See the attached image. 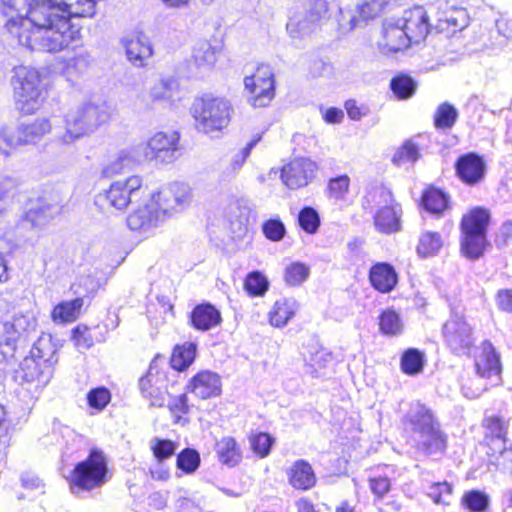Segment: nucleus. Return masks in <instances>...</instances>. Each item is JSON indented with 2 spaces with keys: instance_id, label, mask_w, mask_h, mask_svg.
Returning <instances> with one entry per match:
<instances>
[{
  "instance_id": "obj_1",
  "label": "nucleus",
  "mask_w": 512,
  "mask_h": 512,
  "mask_svg": "<svg viewBox=\"0 0 512 512\" xmlns=\"http://www.w3.org/2000/svg\"><path fill=\"white\" fill-rule=\"evenodd\" d=\"M99 0H34V42L47 52H58L72 41L70 19L93 17Z\"/></svg>"
},
{
  "instance_id": "obj_2",
  "label": "nucleus",
  "mask_w": 512,
  "mask_h": 512,
  "mask_svg": "<svg viewBox=\"0 0 512 512\" xmlns=\"http://www.w3.org/2000/svg\"><path fill=\"white\" fill-rule=\"evenodd\" d=\"M402 424L418 451L431 455L446 449L447 437L433 411L424 404L412 403Z\"/></svg>"
},
{
  "instance_id": "obj_3",
  "label": "nucleus",
  "mask_w": 512,
  "mask_h": 512,
  "mask_svg": "<svg viewBox=\"0 0 512 512\" xmlns=\"http://www.w3.org/2000/svg\"><path fill=\"white\" fill-rule=\"evenodd\" d=\"M232 112L233 106L229 100L210 94L196 98L191 107L196 128L205 134L225 129L230 123Z\"/></svg>"
},
{
  "instance_id": "obj_4",
  "label": "nucleus",
  "mask_w": 512,
  "mask_h": 512,
  "mask_svg": "<svg viewBox=\"0 0 512 512\" xmlns=\"http://www.w3.org/2000/svg\"><path fill=\"white\" fill-rule=\"evenodd\" d=\"M110 114L106 103H87L75 113L68 115L66 120V133L62 137L63 143H71L83 135L94 132L109 120Z\"/></svg>"
},
{
  "instance_id": "obj_5",
  "label": "nucleus",
  "mask_w": 512,
  "mask_h": 512,
  "mask_svg": "<svg viewBox=\"0 0 512 512\" xmlns=\"http://www.w3.org/2000/svg\"><path fill=\"white\" fill-rule=\"evenodd\" d=\"M490 214L483 208H475L461 221V250L470 259H478L483 255L487 245L486 231Z\"/></svg>"
},
{
  "instance_id": "obj_6",
  "label": "nucleus",
  "mask_w": 512,
  "mask_h": 512,
  "mask_svg": "<svg viewBox=\"0 0 512 512\" xmlns=\"http://www.w3.org/2000/svg\"><path fill=\"white\" fill-rule=\"evenodd\" d=\"M107 473L108 467L104 454L93 449L84 461L75 466L71 476V491L76 494L101 487L107 482Z\"/></svg>"
},
{
  "instance_id": "obj_7",
  "label": "nucleus",
  "mask_w": 512,
  "mask_h": 512,
  "mask_svg": "<svg viewBox=\"0 0 512 512\" xmlns=\"http://www.w3.org/2000/svg\"><path fill=\"white\" fill-rule=\"evenodd\" d=\"M142 184V178L138 175L114 181L107 190L97 195L96 202L101 206L108 205L111 208L123 211L130 203L140 197Z\"/></svg>"
},
{
  "instance_id": "obj_8",
  "label": "nucleus",
  "mask_w": 512,
  "mask_h": 512,
  "mask_svg": "<svg viewBox=\"0 0 512 512\" xmlns=\"http://www.w3.org/2000/svg\"><path fill=\"white\" fill-rule=\"evenodd\" d=\"M447 348L456 355H469L475 343L472 326L460 315H452L442 326Z\"/></svg>"
},
{
  "instance_id": "obj_9",
  "label": "nucleus",
  "mask_w": 512,
  "mask_h": 512,
  "mask_svg": "<svg viewBox=\"0 0 512 512\" xmlns=\"http://www.w3.org/2000/svg\"><path fill=\"white\" fill-rule=\"evenodd\" d=\"M248 102L253 107H266L275 96V79L269 65H259L256 72L244 78Z\"/></svg>"
},
{
  "instance_id": "obj_10",
  "label": "nucleus",
  "mask_w": 512,
  "mask_h": 512,
  "mask_svg": "<svg viewBox=\"0 0 512 512\" xmlns=\"http://www.w3.org/2000/svg\"><path fill=\"white\" fill-rule=\"evenodd\" d=\"M179 138L176 131L155 133L143 148L145 159L160 164L172 163L179 156Z\"/></svg>"
},
{
  "instance_id": "obj_11",
  "label": "nucleus",
  "mask_w": 512,
  "mask_h": 512,
  "mask_svg": "<svg viewBox=\"0 0 512 512\" xmlns=\"http://www.w3.org/2000/svg\"><path fill=\"white\" fill-rule=\"evenodd\" d=\"M160 363L164 358L156 356L150 363L148 372L139 380V389L142 396L150 401L151 406L162 407L165 404L167 387L165 374L160 371Z\"/></svg>"
},
{
  "instance_id": "obj_12",
  "label": "nucleus",
  "mask_w": 512,
  "mask_h": 512,
  "mask_svg": "<svg viewBox=\"0 0 512 512\" xmlns=\"http://www.w3.org/2000/svg\"><path fill=\"white\" fill-rule=\"evenodd\" d=\"M151 200L164 219L166 215L182 211L190 204L191 189L185 183L175 182L153 194Z\"/></svg>"
},
{
  "instance_id": "obj_13",
  "label": "nucleus",
  "mask_w": 512,
  "mask_h": 512,
  "mask_svg": "<svg viewBox=\"0 0 512 512\" xmlns=\"http://www.w3.org/2000/svg\"><path fill=\"white\" fill-rule=\"evenodd\" d=\"M56 352L57 345L50 334L43 333L34 343V363L38 370L36 379L42 387L47 385L53 376L54 365L58 361Z\"/></svg>"
},
{
  "instance_id": "obj_14",
  "label": "nucleus",
  "mask_w": 512,
  "mask_h": 512,
  "mask_svg": "<svg viewBox=\"0 0 512 512\" xmlns=\"http://www.w3.org/2000/svg\"><path fill=\"white\" fill-rule=\"evenodd\" d=\"M11 79L15 107L25 115L32 114V72L26 66H17L13 69Z\"/></svg>"
},
{
  "instance_id": "obj_15",
  "label": "nucleus",
  "mask_w": 512,
  "mask_h": 512,
  "mask_svg": "<svg viewBox=\"0 0 512 512\" xmlns=\"http://www.w3.org/2000/svg\"><path fill=\"white\" fill-rule=\"evenodd\" d=\"M316 164L308 158H295L282 168L281 178L290 189L306 186L315 176Z\"/></svg>"
},
{
  "instance_id": "obj_16",
  "label": "nucleus",
  "mask_w": 512,
  "mask_h": 512,
  "mask_svg": "<svg viewBox=\"0 0 512 512\" xmlns=\"http://www.w3.org/2000/svg\"><path fill=\"white\" fill-rule=\"evenodd\" d=\"M398 19L411 44H418L423 41L431 28L427 12L423 7L405 10Z\"/></svg>"
},
{
  "instance_id": "obj_17",
  "label": "nucleus",
  "mask_w": 512,
  "mask_h": 512,
  "mask_svg": "<svg viewBox=\"0 0 512 512\" xmlns=\"http://www.w3.org/2000/svg\"><path fill=\"white\" fill-rule=\"evenodd\" d=\"M63 197L52 186H46L34 202V224H44L61 212Z\"/></svg>"
},
{
  "instance_id": "obj_18",
  "label": "nucleus",
  "mask_w": 512,
  "mask_h": 512,
  "mask_svg": "<svg viewBox=\"0 0 512 512\" xmlns=\"http://www.w3.org/2000/svg\"><path fill=\"white\" fill-rule=\"evenodd\" d=\"M411 45L398 18H388L383 22L382 40L379 42L385 54L397 52Z\"/></svg>"
},
{
  "instance_id": "obj_19",
  "label": "nucleus",
  "mask_w": 512,
  "mask_h": 512,
  "mask_svg": "<svg viewBox=\"0 0 512 512\" xmlns=\"http://www.w3.org/2000/svg\"><path fill=\"white\" fill-rule=\"evenodd\" d=\"M456 175L467 185H476L483 180L486 165L483 159L475 154L468 153L460 156L455 163Z\"/></svg>"
},
{
  "instance_id": "obj_20",
  "label": "nucleus",
  "mask_w": 512,
  "mask_h": 512,
  "mask_svg": "<svg viewBox=\"0 0 512 512\" xmlns=\"http://www.w3.org/2000/svg\"><path fill=\"white\" fill-rule=\"evenodd\" d=\"M163 221L161 212L156 204L150 200L149 203L139 207L127 217V225L131 230L149 232Z\"/></svg>"
},
{
  "instance_id": "obj_21",
  "label": "nucleus",
  "mask_w": 512,
  "mask_h": 512,
  "mask_svg": "<svg viewBox=\"0 0 512 512\" xmlns=\"http://www.w3.org/2000/svg\"><path fill=\"white\" fill-rule=\"evenodd\" d=\"M401 205L395 201L374 213V226L377 231L383 234H392L401 230Z\"/></svg>"
},
{
  "instance_id": "obj_22",
  "label": "nucleus",
  "mask_w": 512,
  "mask_h": 512,
  "mask_svg": "<svg viewBox=\"0 0 512 512\" xmlns=\"http://www.w3.org/2000/svg\"><path fill=\"white\" fill-rule=\"evenodd\" d=\"M190 389L201 399L218 396L221 393V378L211 371L199 372L191 379Z\"/></svg>"
},
{
  "instance_id": "obj_23",
  "label": "nucleus",
  "mask_w": 512,
  "mask_h": 512,
  "mask_svg": "<svg viewBox=\"0 0 512 512\" xmlns=\"http://www.w3.org/2000/svg\"><path fill=\"white\" fill-rule=\"evenodd\" d=\"M25 4L27 6L25 15L10 18L6 23V28L11 35L18 39L19 44L31 48L32 18L29 17V14L32 12V0H25Z\"/></svg>"
},
{
  "instance_id": "obj_24",
  "label": "nucleus",
  "mask_w": 512,
  "mask_h": 512,
  "mask_svg": "<svg viewBox=\"0 0 512 512\" xmlns=\"http://www.w3.org/2000/svg\"><path fill=\"white\" fill-rule=\"evenodd\" d=\"M289 484L298 490H309L316 484L312 466L303 459L295 461L287 471Z\"/></svg>"
},
{
  "instance_id": "obj_25",
  "label": "nucleus",
  "mask_w": 512,
  "mask_h": 512,
  "mask_svg": "<svg viewBox=\"0 0 512 512\" xmlns=\"http://www.w3.org/2000/svg\"><path fill=\"white\" fill-rule=\"evenodd\" d=\"M371 285L382 293L391 292L397 284L398 277L394 267L388 263H377L369 272Z\"/></svg>"
},
{
  "instance_id": "obj_26",
  "label": "nucleus",
  "mask_w": 512,
  "mask_h": 512,
  "mask_svg": "<svg viewBox=\"0 0 512 512\" xmlns=\"http://www.w3.org/2000/svg\"><path fill=\"white\" fill-rule=\"evenodd\" d=\"M190 318L192 326L200 331H208L218 326L222 321L220 311L210 303L195 306Z\"/></svg>"
},
{
  "instance_id": "obj_27",
  "label": "nucleus",
  "mask_w": 512,
  "mask_h": 512,
  "mask_svg": "<svg viewBox=\"0 0 512 512\" xmlns=\"http://www.w3.org/2000/svg\"><path fill=\"white\" fill-rule=\"evenodd\" d=\"M477 374L482 378L498 376L501 372L500 358L489 341L482 343V353L476 360Z\"/></svg>"
},
{
  "instance_id": "obj_28",
  "label": "nucleus",
  "mask_w": 512,
  "mask_h": 512,
  "mask_svg": "<svg viewBox=\"0 0 512 512\" xmlns=\"http://www.w3.org/2000/svg\"><path fill=\"white\" fill-rule=\"evenodd\" d=\"M395 201L393 193L389 188L383 185H376L367 189L361 204L365 211L372 212L374 209H382Z\"/></svg>"
},
{
  "instance_id": "obj_29",
  "label": "nucleus",
  "mask_w": 512,
  "mask_h": 512,
  "mask_svg": "<svg viewBox=\"0 0 512 512\" xmlns=\"http://www.w3.org/2000/svg\"><path fill=\"white\" fill-rule=\"evenodd\" d=\"M193 63L200 70H210L217 60V48L208 41H199L193 49Z\"/></svg>"
},
{
  "instance_id": "obj_30",
  "label": "nucleus",
  "mask_w": 512,
  "mask_h": 512,
  "mask_svg": "<svg viewBox=\"0 0 512 512\" xmlns=\"http://www.w3.org/2000/svg\"><path fill=\"white\" fill-rule=\"evenodd\" d=\"M297 309L294 300L281 299L275 302L269 312L271 325L275 327H283L295 315Z\"/></svg>"
},
{
  "instance_id": "obj_31",
  "label": "nucleus",
  "mask_w": 512,
  "mask_h": 512,
  "mask_svg": "<svg viewBox=\"0 0 512 512\" xmlns=\"http://www.w3.org/2000/svg\"><path fill=\"white\" fill-rule=\"evenodd\" d=\"M449 198L440 189L430 188L422 196V205L428 212L435 215H442L448 208Z\"/></svg>"
},
{
  "instance_id": "obj_32",
  "label": "nucleus",
  "mask_w": 512,
  "mask_h": 512,
  "mask_svg": "<svg viewBox=\"0 0 512 512\" xmlns=\"http://www.w3.org/2000/svg\"><path fill=\"white\" fill-rule=\"evenodd\" d=\"M126 54L131 62L141 66L152 55V47L145 37H137L127 42Z\"/></svg>"
},
{
  "instance_id": "obj_33",
  "label": "nucleus",
  "mask_w": 512,
  "mask_h": 512,
  "mask_svg": "<svg viewBox=\"0 0 512 512\" xmlns=\"http://www.w3.org/2000/svg\"><path fill=\"white\" fill-rule=\"evenodd\" d=\"M216 452L219 460L228 466H235L241 460L240 449L234 438H222L216 444Z\"/></svg>"
},
{
  "instance_id": "obj_34",
  "label": "nucleus",
  "mask_w": 512,
  "mask_h": 512,
  "mask_svg": "<svg viewBox=\"0 0 512 512\" xmlns=\"http://www.w3.org/2000/svg\"><path fill=\"white\" fill-rule=\"evenodd\" d=\"M196 345L194 343H185L177 346L171 356L170 366L177 371L188 368L195 359Z\"/></svg>"
},
{
  "instance_id": "obj_35",
  "label": "nucleus",
  "mask_w": 512,
  "mask_h": 512,
  "mask_svg": "<svg viewBox=\"0 0 512 512\" xmlns=\"http://www.w3.org/2000/svg\"><path fill=\"white\" fill-rule=\"evenodd\" d=\"M82 306V298L62 302L54 308L52 312L53 319H59L61 322H73L79 317Z\"/></svg>"
},
{
  "instance_id": "obj_36",
  "label": "nucleus",
  "mask_w": 512,
  "mask_h": 512,
  "mask_svg": "<svg viewBox=\"0 0 512 512\" xmlns=\"http://www.w3.org/2000/svg\"><path fill=\"white\" fill-rule=\"evenodd\" d=\"M443 246V240L439 233L427 231L424 232L417 245V252L421 257L436 255Z\"/></svg>"
},
{
  "instance_id": "obj_37",
  "label": "nucleus",
  "mask_w": 512,
  "mask_h": 512,
  "mask_svg": "<svg viewBox=\"0 0 512 512\" xmlns=\"http://www.w3.org/2000/svg\"><path fill=\"white\" fill-rule=\"evenodd\" d=\"M379 327L383 334L396 336L402 333L403 322L397 312L387 309L379 317Z\"/></svg>"
},
{
  "instance_id": "obj_38",
  "label": "nucleus",
  "mask_w": 512,
  "mask_h": 512,
  "mask_svg": "<svg viewBox=\"0 0 512 512\" xmlns=\"http://www.w3.org/2000/svg\"><path fill=\"white\" fill-rule=\"evenodd\" d=\"M457 118V109L453 105L444 102L439 105L435 112L434 124L438 129H451L454 126Z\"/></svg>"
},
{
  "instance_id": "obj_39",
  "label": "nucleus",
  "mask_w": 512,
  "mask_h": 512,
  "mask_svg": "<svg viewBox=\"0 0 512 512\" xmlns=\"http://www.w3.org/2000/svg\"><path fill=\"white\" fill-rule=\"evenodd\" d=\"M469 17L464 9H455L453 10L445 20H440V29L444 30L450 29L451 33H456L457 31L463 30L468 26Z\"/></svg>"
},
{
  "instance_id": "obj_40",
  "label": "nucleus",
  "mask_w": 512,
  "mask_h": 512,
  "mask_svg": "<svg viewBox=\"0 0 512 512\" xmlns=\"http://www.w3.org/2000/svg\"><path fill=\"white\" fill-rule=\"evenodd\" d=\"M25 130H27V135L25 138L18 136L17 138L11 137V135L7 131L6 126L0 127V155L7 157L9 155V148L17 147L20 145L28 144L30 142L31 130L29 125L25 126Z\"/></svg>"
},
{
  "instance_id": "obj_41",
  "label": "nucleus",
  "mask_w": 512,
  "mask_h": 512,
  "mask_svg": "<svg viewBox=\"0 0 512 512\" xmlns=\"http://www.w3.org/2000/svg\"><path fill=\"white\" fill-rule=\"evenodd\" d=\"M244 288L251 296H263L269 288V282L261 272L253 271L246 276Z\"/></svg>"
},
{
  "instance_id": "obj_42",
  "label": "nucleus",
  "mask_w": 512,
  "mask_h": 512,
  "mask_svg": "<svg viewBox=\"0 0 512 512\" xmlns=\"http://www.w3.org/2000/svg\"><path fill=\"white\" fill-rule=\"evenodd\" d=\"M416 82L407 75L394 77L390 82L393 93L400 99L410 98L416 90Z\"/></svg>"
},
{
  "instance_id": "obj_43",
  "label": "nucleus",
  "mask_w": 512,
  "mask_h": 512,
  "mask_svg": "<svg viewBox=\"0 0 512 512\" xmlns=\"http://www.w3.org/2000/svg\"><path fill=\"white\" fill-rule=\"evenodd\" d=\"M423 354L417 349H408L401 358V368L406 374L414 375L423 369Z\"/></svg>"
},
{
  "instance_id": "obj_44",
  "label": "nucleus",
  "mask_w": 512,
  "mask_h": 512,
  "mask_svg": "<svg viewBox=\"0 0 512 512\" xmlns=\"http://www.w3.org/2000/svg\"><path fill=\"white\" fill-rule=\"evenodd\" d=\"M420 157L419 148L411 140H407L404 144L395 152L392 157V162L400 166L404 163H414Z\"/></svg>"
},
{
  "instance_id": "obj_45",
  "label": "nucleus",
  "mask_w": 512,
  "mask_h": 512,
  "mask_svg": "<svg viewBox=\"0 0 512 512\" xmlns=\"http://www.w3.org/2000/svg\"><path fill=\"white\" fill-rule=\"evenodd\" d=\"M315 26L316 24L310 23V19L305 14L303 16H293L290 18L286 28L290 36L296 38L310 34Z\"/></svg>"
},
{
  "instance_id": "obj_46",
  "label": "nucleus",
  "mask_w": 512,
  "mask_h": 512,
  "mask_svg": "<svg viewBox=\"0 0 512 512\" xmlns=\"http://www.w3.org/2000/svg\"><path fill=\"white\" fill-rule=\"evenodd\" d=\"M298 223L306 233L314 234L320 226V216L314 208L306 206L298 214Z\"/></svg>"
},
{
  "instance_id": "obj_47",
  "label": "nucleus",
  "mask_w": 512,
  "mask_h": 512,
  "mask_svg": "<svg viewBox=\"0 0 512 512\" xmlns=\"http://www.w3.org/2000/svg\"><path fill=\"white\" fill-rule=\"evenodd\" d=\"M350 178L347 175H340L331 178L327 185L328 197L334 200H342L348 194Z\"/></svg>"
},
{
  "instance_id": "obj_48",
  "label": "nucleus",
  "mask_w": 512,
  "mask_h": 512,
  "mask_svg": "<svg viewBox=\"0 0 512 512\" xmlns=\"http://www.w3.org/2000/svg\"><path fill=\"white\" fill-rule=\"evenodd\" d=\"M462 502L471 512H484L489 505V497L484 492L472 490L464 494Z\"/></svg>"
},
{
  "instance_id": "obj_49",
  "label": "nucleus",
  "mask_w": 512,
  "mask_h": 512,
  "mask_svg": "<svg viewBox=\"0 0 512 512\" xmlns=\"http://www.w3.org/2000/svg\"><path fill=\"white\" fill-rule=\"evenodd\" d=\"M200 465V455L195 449L186 448L177 456V467L186 473L194 472Z\"/></svg>"
},
{
  "instance_id": "obj_50",
  "label": "nucleus",
  "mask_w": 512,
  "mask_h": 512,
  "mask_svg": "<svg viewBox=\"0 0 512 512\" xmlns=\"http://www.w3.org/2000/svg\"><path fill=\"white\" fill-rule=\"evenodd\" d=\"M310 270L305 264L293 263L285 269L284 279L290 286L303 283L309 276Z\"/></svg>"
},
{
  "instance_id": "obj_51",
  "label": "nucleus",
  "mask_w": 512,
  "mask_h": 512,
  "mask_svg": "<svg viewBox=\"0 0 512 512\" xmlns=\"http://www.w3.org/2000/svg\"><path fill=\"white\" fill-rule=\"evenodd\" d=\"M382 3L379 0H370L358 7L359 18L352 17L351 23L353 26H357L360 19L366 21L370 18H374L382 11Z\"/></svg>"
},
{
  "instance_id": "obj_52",
  "label": "nucleus",
  "mask_w": 512,
  "mask_h": 512,
  "mask_svg": "<svg viewBox=\"0 0 512 512\" xmlns=\"http://www.w3.org/2000/svg\"><path fill=\"white\" fill-rule=\"evenodd\" d=\"M486 429L485 438L488 437H506V422L498 416H487L483 421Z\"/></svg>"
},
{
  "instance_id": "obj_53",
  "label": "nucleus",
  "mask_w": 512,
  "mask_h": 512,
  "mask_svg": "<svg viewBox=\"0 0 512 512\" xmlns=\"http://www.w3.org/2000/svg\"><path fill=\"white\" fill-rule=\"evenodd\" d=\"M273 442L274 439L267 433H258L250 437L252 450L262 458L270 453Z\"/></svg>"
},
{
  "instance_id": "obj_54",
  "label": "nucleus",
  "mask_w": 512,
  "mask_h": 512,
  "mask_svg": "<svg viewBox=\"0 0 512 512\" xmlns=\"http://www.w3.org/2000/svg\"><path fill=\"white\" fill-rule=\"evenodd\" d=\"M92 58L88 53H80L75 57L69 59L67 62L68 73L81 75L85 73L91 66Z\"/></svg>"
},
{
  "instance_id": "obj_55",
  "label": "nucleus",
  "mask_w": 512,
  "mask_h": 512,
  "mask_svg": "<svg viewBox=\"0 0 512 512\" xmlns=\"http://www.w3.org/2000/svg\"><path fill=\"white\" fill-rule=\"evenodd\" d=\"M151 449L157 460L161 462L175 453L176 446L170 440L155 438Z\"/></svg>"
},
{
  "instance_id": "obj_56",
  "label": "nucleus",
  "mask_w": 512,
  "mask_h": 512,
  "mask_svg": "<svg viewBox=\"0 0 512 512\" xmlns=\"http://www.w3.org/2000/svg\"><path fill=\"white\" fill-rule=\"evenodd\" d=\"M87 400L90 407L102 410L110 401V392L104 387L92 389L87 394Z\"/></svg>"
},
{
  "instance_id": "obj_57",
  "label": "nucleus",
  "mask_w": 512,
  "mask_h": 512,
  "mask_svg": "<svg viewBox=\"0 0 512 512\" xmlns=\"http://www.w3.org/2000/svg\"><path fill=\"white\" fill-rule=\"evenodd\" d=\"M261 135H255L247 144L245 147H243L239 152H237L230 163V166L233 171H238L243 164L245 163L246 159L249 157L252 149L257 145V143L260 141Z\"/></svg>"
},
{
  "instance_id": "obj_58",
  "label": "nucleus",
  "mask_w": 512,
  "mask_h": 512,
  "mask_svg": "<svg viewBox=\"0 0 512 512\" xmlns=\"http://www.w3.org/2000/svg\"><path fill=\"white\" fill-rule=\"evenodd\" d=\"M484 440L488 447L487 456L489 457L490 462L493 464L509 444L506 437H488Z\"/></svg>"
},
{
  "instance_id": "obj_59",
  "label": "nucleus",
  "mask_w": 512,
  "mask_h": 512,
  "mask_svg": "<svg viewBox=\"0 0 512 512\" xmlns=\"http://www.w3.org/2000/svg\"><path fill=\"white\" fill-rule=\"evenodd\" d=\"M263 233L271 241H280L285 235V226L278 219H270L263 224Z\"/></svg>"
},
{
  "instance_id": "obj_60",
  "label": "nucleus",
  "mask_w": 512,
  "mask_h": 512,
  "mask_svg": "<svg viewBox=\"0 0 512 512\" xmlns=\"http://www.w3.org/2000/svg\"><path fill=\"white\" fill-rule=\"evenodd\" d=\"M72 340L80 350L89 349L93 345V339L85 325H78L72 330Z\"/></svg>"
},
{
  "instance_id": "obj_61",
  "label": "nucleus",
  "mask_w": 512,
  "mask_h": 512,
  "mask_svg": "<svg viewBox=\"0 0 512 512\" xmlns=\"http://www.w3.org/2000/svg\"><path fill=\"white\" fill-rule=\"evenodd\" d=\"M327 11L328 7L325 0H312L306 15L310 19V23L316 24L326 15Z\"/></svg>"
},
{
  "instance_id": "obj_62",
  "label": "nucleus",
  "mask_w": 512,
  "mask_h": 512,
  "mask_svg": "<svg viewBox=\"0 0 512 512\" xmlns=\"http://www.w3.org/2000/svg\"><path fill=\"white\" fill-rule=\"evenodd\" d=\"M369 486L372 493L380 499L390 491L391 482L387 477L378 476L369 480Z\"/></svg>"
},
{
  "instance_id": "obj_63",
  "label": "nucleus",
  "mask_w": 512,
  "mask_h": 512,
  "mask_svg": "<svg viewBox=\"0 0 512 512\" xmlns=\"http://www.w3.org/2000/svg\"><path fill=\"white\" fill-rule=\"evenodd\" d=\"M187 400V396L185 394H181L169 401L168 408L170 412L176 417V422L180 421V414L188 413L189 406L187 404Z\"/></svg>"
},
{
  "instance_id": "obj_64",
  "label": "nucleus",
  "mask_w": 512,
  "mask_h": 512,
  "mask_svg": "<svg viewBox=\"0 0 512 512\" xmlns=\"http://www.w3.org/2000/svg\"><path fill=\"white\" fill-rule=\"evenodd\" d=\"M512 242V222L507 221L502 224L496 234L495 244L498 248H504Z\"/></svg>"
}]
</instances>
